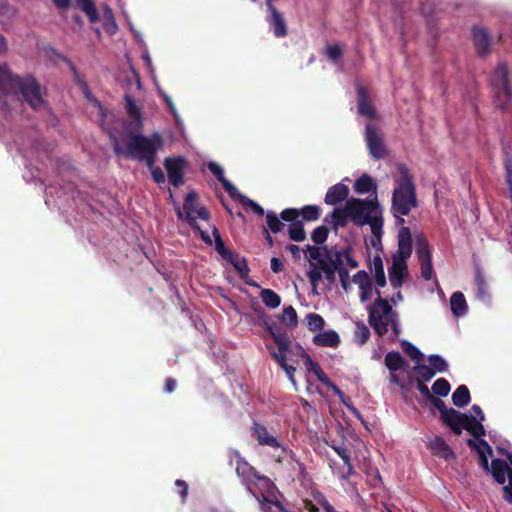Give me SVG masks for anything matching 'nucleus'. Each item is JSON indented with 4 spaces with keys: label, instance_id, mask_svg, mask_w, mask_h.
<instances>
[{
    "label": "nucleus",
    "instance_id": "obj_6",
    "mask_svg": "<svg viewBox=\"0 0 512 512\" xmlns=\"http://www.w3.org/2000/svg\"><path fill=\"white\" fill-rule=\"evenodd\" d=\"M229 460L230 463L235 462V471L251 495L256 493L253 486L271 495L277 490L273 481L268 476L260 474L237 450L230 451Z\"/></svg>",
    "mask_w": 512,
    "mask_h": 512
},
{
    "label": "nucleus",
    "instance_id": "obj_23",
    "mask_svg": "<svg viewBox=\"0 0 512 512\" xmlns=\"http://www.w3.org/2000/svg\"><path fill=\"white\" fill-rule=\"evenodd\" d=\"M474 283L476 285L477 299L484 303H489L491 300V294L480 265L475 266Z\"/></svg>",
    "mask_w": 512,
    "mask_h": 512
},
{
    "label": "nucleus",
    "instance_id": "obj_50",
    "mask_svg": "<svg viewBox=\"0 0 512 512\" xmlns=\"http://www.w3.org/2000/svg\"><path fill=\"white\" fill-rule=\"evenodd\" d=\"M281 321L289 327H296L298 324V316L296 310L292 306L285 307L281 315Z\"/></svg>",
    "mask_w": 512,
    "mask_h": 512
},
{
    "label": "nucleus",
    "instance_id": "obj_34",
    "mask_svg": "<svg viewBox=\"0 0 512 512\" xmlns=\"http://www.w3.org/2000/svg\"><path fill=\"white\" fill-rule=\"evenodd\" d=\"M471 395L466 385H460L452 394V402L457 407H464L470 403Z\"/></svg>",
    "mask_w": 512,
    "mask_h": 512
},
{
    "label": "nucleus",
    "instance_id": "obj_9",
    "mask_svg": "<svg viewBox=\"0 0 512 512\" xmlns=\"http://www.w3.org/2000/svg\"><path fill=\"white\" fill-rule=\"evenodd\" d=\"M170 198L172 199L174 210L179 220L185 221L191 226L193 229H199V225L196 221V216L202 220L208 221L210 218V213L204 206L198 205V194L195 191H190L183 203V207L174 200L173 194L170 191Z\"/></svg>",
    "mask_w": 512,
    "mask_h": 512
},
{
    "label": "nucleus",
    "instance_id": "obj_38",
    "mask_svg": "<svg viewBox=\"0 0 512 512\" xmlns=\"http://www.w3.org/2000/svg\"><path fill=\"white\" fill-rule=\"evenodd\" d=\"M333 393L339 398L340 402L359 420L363 421L361 412L353 405L350 397L346 396L344 392L339 388L335 387Z\"/></svg>",
    "mask_w": 512,
    "mask_h": 512
},
{
    "label": "nucleus",
    "instance_id": "obj_33",
    "mask_svg": "<svg viewBox=\"0 0 512 512\" xmlns=\"http://www.w3.org/2000/svg\"><path fill=\"white\" fill-rule=\"evenodd\" d=\"M463 429L467 430L472 436L477 438L478 441L486 434L482 421L477 420L473 415L468 416V420L465 422Z\"/></svg>",
    "mask_w": 512,
    "mask_h": 512
},
{
    "label": "nucleus",
    "instance_id": "obj_19",
    "mask_svg": "<svg viewBox=\"0 0 512 512\" xmlns=\"http://www.w3.org/2000/svg\"><path fill=\"white\" fill-rule=\"evenodd\" d=\"M357 108L360 115L368 119L376 118V110L370 101L369 93L362 86L357 88Z\"/></svg>",
    "mask_w": 512,
    "mask_h": 512
},
{
    "label": "nucleus",
    "instance_id": "obj_24",
    "mask_svg": "<svg viewBox=\"0 0 512 512\" xmlns=\"http://www.w3.org/2000/svg\"><path fill=\"white\" fill-rule=\"evenodd\" d=\"M432 454L448 461L455 458V453L442 437L436 436L429 443Z\"/></svg>",
    "mask_w": 512,
    "mask_h": 512
},
{
    "label": "nucleus",
    "instance_id": "obj_54",
    "mask_svg": "<svg viewBox=\"0 0 512 512\" xmlns=\"http://www.w3.org/2000/svg\"><path fill=\"white\" fill-rule=\"evenodd\" d=\"M328 235L329 229L326 226L321 225L313 230L311 240L317 245H322L326 242Z\"/></svg>",
    "mask_w": 512,
    "mask_h": 512
},
{
    "label": "nucleus",
    "instance_id": "obj_56",
    "mask_svg": "<svg viewBox=\"0 0 512 512\" xmlns=\"http://www.w3.org/2000/svg\"><path fill=\"white\" fill-rule=\"evenodd\" d=\"M241 205L246 210L251 209L255 214H257L260 217L264 216L265 214L263 207L248 197L241 198Z\"/></svg>",
    "mask_w": 512,
    "mask_h": 512
},
{
    "label": "nucleus",
    "instance_id": "obj_57",
    "mask_svg": "<svg viewBox=\"0 0 512 512\" xmlns=\"http://www.w3.org/2000/svg\"><path fill=\"white\" fill-rule=\"evenodd\" d=\"M280 218L282 221L289 222L290 224L298 222L299 209L297 208H286L281 211Z\"/></svg>",
    "mask_w": 512,
    "mask_h": 512
},
{
    "label": "nucleus",
    "instance_id": "obj_12",
    "mask_svg": "<svg viewBox=\"0 0 512 512\" xmlns=\"http://www.w3.org/2000/svg\"><path fill=\"white\" fill-rule=\"evenodd\" d=\"M489 473L493 476L494 480L503 485V497L512 493V468L503 459H493Z\"/></svg>",
    "mask_w": 512,
    "mask_h": 512
},
{
    "label": "nucleus",
    "instance_id": "obj_26",
    "mask_svg": "<svg viewBox=\"0 0 512 512\" xmlns=\"http://www.w3.org/2000/svg\"><path fill=\"white\" fill-rule=\"evenodd\" d=\"M328 251V253L323 252V257L328 261V266H330L334 270H337V273L342 270H347V268L344 266V248H328Z\"/></svg>",
    "mask_w": 512,
    "mask_h": 512
},
{
    "label": "nucleus",
    "instance_id": "obj_52",
    "mask_svg": "<svg viewBox=\"0 0 512 512\" xmlns=\"http://www.w3.org/2000/svg\"><path fill=\"white\" fill-rule=\"evenodd\" d=\"M401 347L403 351L412 359L416 360L417 362L422 361L423 359V353L412 343H410L407 340H403L401 342Z\"/></svg>",
    "mask_w": 512,
    "mask_h": 512
},
{
    "label": "nucleus",
    "instance_id": "obj_55",
    "mask_svg": "<svg viewBox=\"0 0 512 512\" xmlns=\"http://www.w3.org/2000/svg\"><path fill=\"white\" fill-rule=\"evenodd\" d=\"M505 182L509 188L510 199L512 201V157L506 154L504 158Z\"/></svg>",
    "mask_w": 512,
    "mask_h": 512
},
{
    "label": "nucleus",
    "instance_id": "obj_4",
    "mask_svg": "<svg viewBox=\"0 0 512 512\" xmlns=\"http://www.w3.org/2000/svg\"><path fill=\"white\" fill-rule=\"evenodd\" d=\"M350 213V221L358 227L369 225L373 238L371 243L376 245L374 238L380 241L382 236L383 216L377 195L373 199L350 198L346 201Z\"/></svg>",
    "mask_w": 512,
    "mask_h": 512
},
{
    "label": "nucleus",
    "instance_id": "obj_44",
    "mask_svg": "<svg viewBox=\"0 0 512 512\" xmlns=\"http://www.w3.org/2000/svg\"><path fill=\"white\" fill-rule=\"evenodd\" d=\"M228 261L232 264L233 268L235 271H237L241 279H245L248 276L250 269L248 267L247 260L244 257H240L239 255L235 256L233 254L232 260Z\"/></svg>",
    "mask_w": 512,
    "mask_h": 512
},
{
    "label": "nucleus",
    "instance_id": "obj_28",
    "mask_svg": "<svg viewBox=\"0 0 512 512\" xmlns=\"http://www.w3.org/2000/svg\"><path fill=\"white\" fill-rule=\"evenodd\" d=\"M349 220L350 213L347 210V204H345L344 208H335L330 216L325 218V221L331 223L334 229L346 227Z\"/></svg>",
    "mask_w": 512,
    "mask_h": 512
},
{
    "label": "nucleus",
    "instance_id": "obj_2",
    "mask_svg": "<svg viewBox=\"0 0 512 512\" xmlns=\"http://www.w3.org/2000/svg\"><path fill=\"white\" fill-rule=\"evenodd\" d=\"M11 92L20 93L34 110L40 109L45 104L40 84L33 76L20 77L13 74L8 65L0 64V100Z\"/></svg>",
    "mask_w": 512,
    "mask_h": 512
},
{
    "label": "nucleus",
    "instance_id": "obj_42",
    "mask_svg": "<svg viewBox=\"0 0 512 512\" xmlns=\"http://www.w3.org/2000/svg\"><path fill=\"white\" fill-rule=\"evenodd\" d=\"M321 209L317 205H305L299 209V217H302L303 221L313 222L320 218Z\"/></svg>",
    "mask_w": 512,
    "mask_h": 512
},
{
    "label": "nucleus",
    "instance_id": "obj_37",
    "mask_svg": "<svg viewBox=\"0 0 512 512\" xmlns=\"http://www.w3.org/2000/svg\"><path fill=\"white\" fill-rule=\"evenodd\" d=\"M266 224H267V230L271 233L277 234L281 232L285 224L283 223L282 219L280 218V215L278 216L274 211L269 210L266 212Z\"/></svg>",
    "mask_w": 512,
    "mask_h": 512
},
{
    "label": "nucleus",
    "instance_id": "obj_21",
    "mask_svg": "<svg viewBox=\"0 0 512 512\" xmlns=\"http://www.w3.org/2000/svg\"><path fill=\"white\" fill-rule=\"evenodd\" d=\"M473 42L479 56H485L490 53L491 40L487 30L483 27H474Z\"/></svg>",
    "mask_w": 512,
    "mask_h": 512
},
{
    "label": "nucleus",
    "instance_id": "obj_60",
    "mask_svg": "<svg viewBox=\"0 0 512 512\" xmlns=\"http://www.w3.org/2000/svg\"><path fill=\"white\" fill-rule=\"evenodd\" d=\"M342 54V48L337 44L326 48V55L333 62H337L341 58Z\"/></svg>",
    "mask_w": 512,
    "mask_h": 512
},
{
    "label": "nucleus",
    "instance_id": "obj_51",
    "mask_svg": "<svg viewBox=\"0 0 512 512\" xmlns=\"http://www.w3.org/2000/svg\"><path fill=\"white\" fill-rule=\"evenodd\" d=\"M307 327L310 331L316 332L324 327L325 321L323 317L317 313H309L306 316Z\"/></svg>",
    "mask_w": 512,
    "mask_h": 512
},
{
    "label": "nucleus",
    "instance_id": "obj_41",
    "mask_svg": "<svg viewBox=\"0 0 512 512\" xmlns=\"http://www.w3.org/2000/svg\"><path fill=\"white\" fill-rule=\"evenodd\" d=\"M295 349L297 350L296 354L301 356L305 360V368L309 372H312L314 375H316L318 372L322 370L320 365L310 357V355L305 351V349L301 345L297 344L295 346Z\"/></svg>",
    "mask_w": 512,
    "mask_h": 512
},
{
    "label": "nucleus",
    "instance_id": "obj_43",
    "mask_svg": "<svg viewBox=\"0 0 512 512\" xmlns=\"http://www.w3.org/2000/svg\"><path fill=\"white\" fill-rule=\"evenodd\" d=\"M126 110L133 120L137 122L139 128L142 126V117L140 109L138 108L135 100L130 95H125Z\"/></svg>",
    "mask_w": 512,
    "mask_h": 512
},
{
    "label": "nucleus",
    "instance_id": "obj_17",
    "mask_svg": "<svg viewBox=\"0 0 512 512\" xmlns=\"http://www.w3.org/2000/svg\"><path fill=\"white\" fill-rule=\"evenodd\" d=\"M467 414L461 413L454 408H449V411L444 417L441 418L443 423L451 429V431L459 436L462 434L465 422L468 420Z\"/></svg>",
    "mask_w": 512,
    "mask_h": 512
},
{
    "label": "nucleus",
    "instance_id": "obj_49",
    "mask_svg": "<svg viewBox=\"0 0 512 512\" xmlns=\"http://www.w3.org/2000/svg\"><path fill=\"white\" fill-rule=\"evenodd\" d=\"M432 392L436 396L445 397L449 394L451 386L445 378L437 379L432 385Z\"/></svg>",
    "mask_w": 512,
    "mask_h": 512
},
{
    "label": "nucleus",
    "instance_id": "obj_25",
    "mask_svg": "<svg viewBox=\"0 0 512 512\" xmlns=\"http://www.w3.org/2000/svg\"><path fill=\"white\" fill-rule=\"evenodd\" d=\"M348 194V186L342 183H337L328 189L324 202L328 205H336L346 199Z\"/></svg>",
    "mask_w": 512,
    "mask_h": 512
},
{
    "label": "nucleus",
    "instance_id": "obj_40",
    "mask_svg": "<svg viewBox=\"0 0 512 512\" xmlns=\"http://www.w3.org/2000/svg\"><path fill=\"white\" fill-rule=\"evenodd\" d=\"M262 302L268 308L275 309L281 304V297L271 289H263L260 292Z\"/></svg>",
    "mask_w": 512,
    "mask_h": 512
},
{
    "label": "nucleus",
    "instance_id": "obj_29",
    "mask_svg": "<svg viewBox=\"0 0 512 512\" xmlns=\"http://www.w3.org/2000/svg\"><path fill=\"white\" fill-rule=\"evenodd\" d=\"M450 307L455 317L464 316L468 311V305L464 294L460 291L454 292L450 297Z\"/></svg>",
    "mask_w": 512,
    "mask_h": 512
},
{
    "label": "nucleus",
    "instance_id": "obj_13",
    "mask_svg": "<svg viewBox=\"0 0 512 512\" xmlns=\"http://www.w3.org/2000/svg\"><path fill=\"white\" fill-rule=\"evenodd\" d=\"M164 167L167 171L168 181L171 185L178 188L185 183L184 173L186 159L184 157H167L164 160Z\"/></svg>",
    "mask_w": 512,
    "mask_h": 512
},
{
    "label": "nucleus",
    "instance_id": "obj_35",
    "mask_svg": "<svg viewBox=\"0 0 512 512\" xmlns=\"http://www.w3.org/2000/svg\"><path fill=\"white\" fill-rule=\"evenodd\" d=\"M77 6L87 15L90 23H96L99 21V14L97 12L95 3L93 0H75Z\"/></svg>",
    "mask_w": 512,
    "mask_h": 512
},
{
    "label": "nucleus",
    "instance_id": "obj_7",
    "mask_svg": "<svg viewBox=\"0 0 512 512\" xmlns=\"http://www.w3.org/2000/svg\"><path fill=\"white\" fill-rule=\"evenodd\" d=\"M306 251L309 258L310 270L307 272V277L313 288L322 280V274L329 284H334L336 281L337 270L328 266V261L324 259L323 252H329L327 246H312L307 245Z\"/></svg>",
    "mask_w": 512,
    "mask_h": 512
},
{
    "label": "nucleus",
    "instance_id": "obj_18",
    "mask_svg": "<svg viewBox=\"0 0 512 512\" xmlns=\"http://www.w3.org/2000/svg\"><path fill=\"white\" fill-rule=\"evenodd\" d=\"M353 283L357 284L360 289V301L362 303L368 301L373 293L372 280L365 270H360L352 277Z\"/></svg>",
    "mask_w": 512,
    "mask_h": 512
},
{
    "label": "nucleus",
    "instance_id": "obj_48",
    "mask_svg": "<svg viewBox=\"0 0 512 512\" xmlns=\"http://www.w3.org/2000/svg\"><path fill=\"white\" fill-rule=\"evenodd\" d=\"M429 367L435 370V373H443L448 370V364L446 360L438 354H432L428 356Z\"/></svg>",
    "mask_w": 512,
    "mask_h": 512
},
{
    "label": "nucleus",
    "instance_id": "obj_15",
    "mask_svg": "<svg viewBox=\"0 0 512 512\" xmlns=\"http://www.w3.org/2000/svg\"><path fill=\"white\" fill-rule=\"evenodd\" d=\"M276 493H279L278 489L271 495L269 493H255L252 495L259 503L262 512H288L284 507L283 503L278 499Z\"/></svg>",
    "mask_w": 512,
    "mask_h": 512
},
{
    "label": "nucleus",
    "instance_id": "obj_46",
    "mask_svg": "<svg viewBox=\"0 0 512 512\" xmlns=\"http://www.w3.org/2000/svg\"><path fill=\"white\" fill-rule=\"evenodd\" d=\"M416 252H417L419 261L432 259L428 241L424 237H417Z\"/></svg>",
    "mask_w": 512,
    "mask_h": 512
},
{
    "label": "nucleus",
    "instance_id": "obj_5",
    "mask_svg": "<svg viewBox=\"0 0 512 512\" xmlns=\"http://www.w3.org/2000/svg\"><path fill=\"white\" fill-rule=\"evenodd\" d=\"M259 321L265 327L266 331L272 337L274 343L277 345V351H271L273 360L285 371L289 380L295 384L296 367L287 363V354L292 353L291 340L289 335L282 331L274 322H270L268 316L261 312L259 314Z\"/></svg>",
    "mask_w": 512,
    "mask_h": 512
},
{
    "label": "nucleus",
    "instance_id": "obj_39",
    "mask_svg": "<svg viewBox=\"0 0 512 512\" xmlns=\"http://www.w3.org/2000/svg\"><path fill=\"white\" fill-rule=\"evenodd\" d=\"M212 233L215 240V250L217 251V253L226 261L232 260L233 253L232 251L226 248L222 240V237L215 226L213 227Z\"/></svg>",
    "mask_w": 512,
    "mask_h": 512
},
{
    "label": "nucleus",
    "instance_id": "obj_47",
    "mask_svg": "<svg viewBox=\"0 0 512 512\" xmlns=\"http://www.w3.org/2000/svg\"><path fill=\"white\" fill-rule=\"evenodd\" d=\"M370 330L369 328L363 323V322H357L356 323V329L354 332V340L359 345H364L367 343V341L370 338Z\"/></svg>",
    "mask_w": 512,
    "mask_h": 512
},
{
    "label": "nucleus",
    "instance_id": "obj_61",
    "mask_svg": "<svg viewBox=\"0 0 512 512\" xmlns=\"http://www.w3.org/2000/svg\"><path fill=\"white\" fill-rule=\"evenodd\" d=\"M421 275L425 280H430L433 276V266L431 260L420 261Z\"/></svg>",
    "mask_w": 512,
    "mask_h": 512
},
{
    "label": "nucleus",
    "instance_id": "obj_32",
    "mask_svg": "<svg viewBox=\"0 0 512 512\" xmlns=\"http://www.w3.org/2000/svg\"><path fill=\"white\" fill-rule=\"evenodd\" d=\"M354 190L358 194H366L370 191L376 192L377 185L368 174H363L354 183Z\"/></svg>",
    "mask_w": 512,
    "mask_h": 512
},
{
    "label": "nucleus",
    "instance_id": "obj_22",
    "mask_svg": "<svg viewBox=\"0 0 512 512\" xmlns=\"http://www.w3.org/2000/svg\"><path fill=\"white\" fill-rule=\"evenodd\" d=\"M390 284L394 289L400 288L403 284L404 276L407 274V264L405 261L393 258L392 266L388 270Z\"/></svg>",
    "mask_w": 512,
    "mask_h": 512
},
{
    "label": "nucleus",
    "instance_id": "obj_30",
    "mask_svg": "<svg viewBox=\"0 0 512 512\" xmlns=\"http://www.w3.org/2000/svg\"><path fill=\"white\" fill-rule=\"evenodd\" d=\"M256 438L260 445L269 446L272 448L280 447L279 441L271 435L267 428L259 424H255Z\"/></svg>",
    "mask_w": 512,
    "mask_h": 512
},
{
    "label": "nucleus",
    "instance_id": "obj_11",
    "mask_svg": "<svg viewBox=\"0 0 512 512\" xmlns=\"http://www.w3.org/2000/svg\"><path fill=\"white\" fill-rule=\"evenodd\" d=\"M365 142L370 155L376 159H382L387 154V149L380 129L375 124H367L365 127Z\"/></svg>",
    "mask_w": 512,
    "mask_h": 512
},
{
    "label": "nucleus",
    "instance_id": "obj_59",
    "mask_svg": "<svg viewBox=\"0 0 512 512\" xmlns=\"http://www.w3.org/2000/svg\"><path fill=\"white\" fill-rule=\"evenodd\" d=\"M208 169L221 184H223L225 181L228 180V179H226V177L224 175L223 168L216 162H209Z\"/></svg>",
    "mask_w": 512,
    "mask_h": 512
},
{
    "label": "nucleus",
    "instance_id": "obj_62",
    "mask_svg": "<svg viewBox=\"0 0 512 512\" xmlns=\"http://www.w3.org/2000/svg\"><path fill=\"white\" fill-rule=\"evenodd\" d=\"M431 404L439 411L441 418L444 417L449 411L444 401L433 395L429 398Z\"/></svg>",
    "mask_w": 512,
    "mask_h": 512
},
{
    "label": "nucleus",
    "instance_id": "obj_58",
    "mask_svg": "<svg viewBox=\"0 0 512 512\" xmlns=\"http://www.w3.org/2000/svg\"><path fill=\"white\" fill-rule=\"evenodd\" d=\"M222 186L233 200H238L241 203V198L246 197L245 195H242L237 187L234 186L229 180L225 181Z\"/></svg>",
    "mask_w": 512,
    "mask_h": 512
},
{
    "label": "nucleus",
    "instance_id": "obj_63",
    "mask_svg": "<svg viewBox=\"0 0 512 512\" xmlns=\"http://www.w3.org/2000/svg\"><path fill=\"white\" fill-rule=\"evenodd\" d=\"M148 169L150 170L152 179L155 183L162 184L165 182V175L160 167L155 166V164H153V166Z\"/></svg>",
    "mask_w": 512,
    "mask_h": 512
},
{
    "label": "nucleus",
    "instance_id": "obj_20",
    "mask_svg": "<svg viewBox=\"0 0 512 512\" xmlns=\"http://www.w3.org/2000/svg\"><path fill=\"white\" fill-rule=\"evenodd\" d=\"M467 445L476 450L479 456V465L485 470L489 472L491 465L488 463V457L486 453L489 455L493 454L492 447L488 444V442L484 439H480L478 442L473 439L467 440Z\"/></svg>",
    "mask_w": 512,
    "mask_h": 512
},
{
    "label": "nucleus",
    "instance_id": "obj_16",
    "mask_svg": "<svg viewBox=\"0 0 512 512\" xmlns=\"http://www.w3.org/2000/svg\"><path fill=\"white\" fill-rule=\"evenodd\" d=\"M412 254V237L410 229L403 226L398 232V250L396 257L398 260L407 261Z\"/></svg>",
    "mask_w": 512,
    "mask_h": 512
},
{
    "label": "nucleus",
    "instance_id": "obj_31",
    "mask_svg": "<svg viewBox=\"0 0 512 512\" xmlns=\"http://www.w3.org/2000/svg\"><path fill=\"white\" fill-rule=\"evenodd\" d=\"M384 363L390 372H396L404 367L405 360L400 352L391 351L385 355Z\"/></svg>",
    "mask_w": 512,
    "mask_h": 512
},
{
    "label": "nucleus",
    "instance_id": "obj_27",
    "mask_svg": "<svg viewBox=\"0 0 512 512\" xmlns=\"http://www.w3.org/2000/svg\"><path fill=\"white\" fill-rule=\"evenodd\" d=\"M313 343L319 347L336 348L340 344V337L334 330H328L316 334L313 337Z\"/></svg>",
    "mask_w": 512,
    "mask_h": 512
},
{
    "label": "nucleus",
    "instance_id": "obj_10",
    "mask_svg": "<svg viewBox=\"0 0 512 512\" xmlns=\"http://www.w3.org/2000/svg\"><path fill=\"white\" fill-rule=\"evenodd\" d=\"M378 298L374 301L373 305L369 306V325L374 329L379 337H383L388 332V326L392 317H396V312L393 311L389 302L380 296V291L376 290Z\"/></svg>",
    "mask_w": 512,
    "mask_h": 512
},
{
    "label": "nucleus",
    "instance_id": "obj_64",
    "mask_svg": "<svg viewBox=\"0 0 512 512\" xmlns=\"http://www.w3.org/2000/svg\"><path fill=\"white\" fill-rule=\"evenodd\" d=\"M352 252L353 251H352V248L350 246L344 247V257H345L346 264L350 268H357L359 266V263H358V261H356L353 258Z\"/></svg>",
    "mask_w": 512,
    "mask_h": 512
},
{
    "label": "nucleus",
    "instance_id": "obj_53",
    "mask_svg": "<svg viewBox=\"0 0 512 512\" xmlns=\"http://www.w3.org/2000/svg\"><path fill=\"white\" fill-rule=\"evenodd\" d=\"M413 371L417 374L418 380L425 382L430 381L435 376V370L427 365H416L413 367Z\"/></svg>",
    "mask_w": 512,
    "mask_h": 512
},
{
    "label": "nucleus",
    "instance_id": "obj_36",
    "mask_svg": "<svg viewBox=\"0 0 512 512\" xmlns=\"http://www.w3.org/2000/svg\"><path fill=\"white\" fill-rule=\"evenodd\" d=\"M371 268L374 270L375 282L379 287L386 286V277L382 258L379 255L374 256L371 261Z\"/></svg>",
    "mask_w": 512,
    "mask_h": 512
},
{
    "label": "nucleus",
    "instance_id": "obj_3",
    "mask_svg": "<svg viewBox=\"0 0 512 512\" xmlns=\"http://www.w3.org/2000/svg\"><path fill=\"white\" fill-rule=\"evenodd\" d=\"M162 145L163 139L158 133H154L152 137L130 133L126 138L125 148L122 149L116 141L114 152L117 155H123L125 158L143 162L147 168H151L157 161V152Z\"/></svg>",
    "mask_w": 512,
    "mask_h": 512
},
{
    "label": "nucleus",
    "instance_id": "obj_1",
    "mask_svg": "<svg viewBox=\"0 0 512 512\" xmlns=\"http://www.w3.org/2000/svg\"><path fill=\"white\" fill-rule=\"evenodd\" d=\"M398 175L395 177V188L392 193L391 213L397 218V224L405 222L407 216L418 205L414 177L404 163L397 165Z\"/></svg>",
    "mask_w": 512,
    "mask_h": 512
},
{
    "label": "nucleus",
    "instance_id": "obj_45",
    "mask_svg": "<svg viewBox=\"0 0 512 512\" xmlns=\"http://www.w3.org/2000/svg\"><path fill=\"white\" fill-rule=\"evenodd\" d=\"M289 238L292 241L301 242L306 239V232L304 230L303 222L300 220L296 223L289 224L288 226Z\"/></svg>",
    "mask_w": 512,
    "mask_h": 512
},
{
    "label": "nucleus",
    "instance_id": "obj_14",
    "mask_svg": "<svg viewBox=\"0 0 512 512\" xmlns=\"http://www.w3.org/2000/svg\"><path fill=\"white\" fill-rule=\"evenodd\" d=\"M269 14L265 20L269 25L270 30L276 38H284L288 35V25L282 12L277 8L268 9Z\"/></svg>",
    "mask_w": 512,
    "mask_h": 512
},
{
    "label": "nucleus",
    "instance_id": "obj_8",
    "mask_svg": "<svg viewBox=\"0 0 512 512\" xmlns=\"http://www.w3.org/2000/svg\"><path fill=\"white\" fill-rule=\"evenodd\" d=\"M491 87L495 106L501 110L508 109L512 104V87L508 65L505 62H500L495 67L491 75Z\"/></svg>",
    "mask_w": 512,
    "mask_h": 512
}]
</instances>
